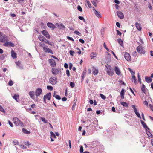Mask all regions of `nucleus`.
I'll list each match as a JSON object with an SVG mask.
<instances>
[{
	"label": "nucleus",
	"mask_w": 153,
	"mask_h": 153,
	"mask_svg": "<svg viewBox=\"0 0 153 153\" xmlns=\"http://www.w3.org/2000/svg\"><path fill=\"white\" fill-rule=\"evenodd\" d=\"M136 50L137 52L140 54H144L146 52L144 48L142 45L138 46Z\"/></svg>",
	"instance_id": "1"
},
{
	"label": "nucleus",
	"mask_w": 153,
	"mask_h": 153,
	"mask_svg": "<svg viewBox=\"0 0 153 153\" xmlns=\"http://www.w3.org/2000/svg\"><path fill=\"white\" fill-rule=\"evenodd\" d=\"M14 124L17 126H23L24 125L23 123L21 120L19 119L17 117H15L13 118Z\"/></svg>",
	"instance_id": "2"
},
{
	"label": "nucleus",
	"mask_w": 153,
	"mask_h": 153,
	"mask_svg": "<svg viewBox=\"0 0 153 153\" xmlns=\"http://www.w3.org/2000/svg\"><path fill=\"white\" fill-rule=\"evenodd\" d=\"M43 45H44V47H43V50L45 52H47L48 53H50L51 54H53V52L51 49L48 48L47 46L45 44H43Z\"/></svg>",
	"instance_id": "3"
},
{
	"label": "nucleus",
	"mask_w": 153,
	"mask_h": 153,
	"mask_svg": "<svg viewBox=\"0 0 153 153\" xmlns=\"http://www.w3.org/2000/svg\"><path fill=\"white\" fill-rule=\"evenodd\" d=\"M57 79L56 77L51 76L49 79L50 82L53 85H55L57 82Z\"/></svg>",
	"instance_id": "4"
},
{
	"label": "nucleus",
	"mask_w": 153,
	"mask_h": 153,
	"mask_svg": "<svg viewBox=\"0 0 153 153\" xmlns=\"http://www.w3.org/2000/svg\"><path fill=\"white\" fill-rule=\"evenodd\" d=\"M106 67L107 68V73L109 76H112L113 75L114 71L111 66H108V67L106 66Z\"/></svg>",
	"instance_id": "5"
},
{
	"label": "nucleus",
	"mask_w": 153,
	"mask_h": 153,
	"mask_svg": "<svg viewBox=\"0 0 153 153\" xmlns=\"http://www.w3.org/2000/svg\"><path fill=\"white\" fill-rule=\"evenodd\" d=\"M60 71V69H57L55 68H53L51 70L52 73L55 76L58 74Z\"/></svg>",
	"instance_id": "6"
},
{
	"label": "nucleus",
	"mask_w": 153,
	"mask_h": 153,
	"mask_svg": "<svg viewBox=\"0 0 153 153\" xmlns=\"http://www.w3.org/2000/svg\"><path fill=\"white\" fill-rule=\"evenodd\" d=\"M48 61L51 66L54 67L56 66V62L54 59H49Z\"/></svg>",
	"instance_id": "7"
},
{
	"label": "nucleus",
	"mask_w": 153,
	"mask_h": 153,
	"mask_svg": "<svg viewBox=\"0 0 153 153\" xmlns=\"http://www.w3.org/2000/svg\"><path fill=\"white\" fill-rule=\"evenodd\" d=\"M132 107L133 108L134 111L136 115L139 118H141V117L140 116V113L138 112L137 110V108L135 107V105H132Z\"/></svg>",
	"instance_id": "8"
},
{
	"label": "nucleus",
	"mask_w": 153,
	"mask_h": 153,
	"mask_svg": "<svg viewBox=\"0 0 153 153\" xmlns=\"http://www.w3.org/2000/svg\"><path fill=\"white\" fill-rule=\"evenodd\" d=\"M132 107L133 108L134 111L136 115L139 118H141V117L140 116V113L138 112L137 110V108L135 107V105H132Z\"/></svg>",
	"instance_id": "9"
},
{
	"label": "nucleus",
	"mask_w": 153,
	"mask_h": 153,
	"mask_svg": "<svg viewBox=\"0 0 153 153\" xmlns=\"http://www.w3.org/2000/svg\"><path fill=\"white\" fill-rule=\"evenodd\" d=\"M42 92V89L41 88H38L36 89L35 92V95L37 97L39 96L41 94Z\"/></svg>",
	"instance_id": "10"
},
{
	"label": "nucleus",
	"mask_w": 153,
	"mask_h": 153,
	"mask_svg": "<svg viewBox=\"0 0 153 153\" xmlns=\"http://www.w3.org/2000/svg\"><path fill=\"white\" fill-rule=\"evenodd\" d=\"M125 58L128 61L131 60V59L130 54L127 52H125L124 55Z\"/></svg>",
	"instance_id": "11"
},
{
	"label": "nucleus",
	"mask_w": 153,
	"mask_h": 153,
	"mask_svg": "<svg viewBox=\"0 0 153 153\" xmlns=\"http://www.w3.org/2000/svg\"><path fill=\"white\" fill-rule=\"evenodd\" d=\"M42 34L45 36L48 39H49L50 38V36L48 32L46 30H43L41 31Z\"/></svg>",
	"instance_id": "12"
},
{
	"label": "nucleus",
	"mask_w": 153,
	"mask_h": 153,
	"mask_svg": "<svg viewBox=\"0 0 153 153\" xmlns=\"http://www.w3.org/2000/svg\"><path fill=\"white\" fill-rule=\"evenodd\" d=\"M106 56H107V58H106V60L107 61V62H110L111 59L110 55L108 52H106Z\"/></svg>",
	"instance_id": "13"
},
{
	"label": "nucleus",
	"mask_w": 153,
	"mask_h": 153,
	"mask_svg": "<svg viewBox=\"0 0 153 153\" xmlns=\"http://www.w3.org/2000/svg\"><path fill=\"white\" fill-rule=\"evenodd\" d=\"M114 70L117 74L118 75H121L120 71L118 67H115Z\"/></svg>",
	"instance_id": "14"
},
{
	"label": "nucleus",
	"mask_w": 153,
	"mask_h": 153,
	"mask_svg": "<svg viewBox=\"0 0 153 153\" xmlns=\"http://www.w3.org/2000/svg\"><path fill=\"white\" fill-rule=\"evenodd\" d=\"M117 14L118 17L121 19H123L124 17L123 13L121 11H118L117 12Z\"/></svg>",
	"instance_id": "15"
},
{
	"label": "nucleus",
	"mask_w": 153,
	"mask_h": 153,
	"mask_svg": "<svg viewBox=\"0 0 153 153\" xmlns=\"http://www.w3.org/2000/svg\"><path fill=\"white\" fill-rule=\"evenodd\" d=\"M47 25L52 30L54 29L55 27V26L53 24L51 23L48 22L47 23Z\"/></svg>",
	"instance_id": "16"
},
{
	"label": "nucleus",
	"mask_w": 153,
	"mask_h": 153,
	"mask_svg": "<svg viewBox=\"0 0 153 153\" xmlns=\"http://www.w3.org/2000/svg\"><path fill=\"white\" fill-rule=\"evenodd\" d=\"M135 26L137 29L139 31L141 30L142 29V27L141 25L138 23L137 22H136L135 23Z\"/></svg>",
	"instance_id": "17"
},
{
	"label": "nucleus",
	"mask_w": 153,
	"mask_h": 153,
	"mask_svg": "<svg viewBox=\"0 0 153 153\" xmlns=\"http://www.w3.org/2000/svg\"><path fill=\"white\" fill-rule=\"evenodd\" d=\"M44 96L45 97L46 99H47L48 100H50L51 97V93L49 92L45 95Z\"/></svg>",
	"instance_id": "18"
},
{
	"label": "nucleus",
	"mask_w": 153,
	"mask_h": 153,
	"mask_svg": "<svg viewBox=\"0 0 153 153\" xmlns=\"http://www.w3.org/2000/svg\"><path fill=\"white\" fill-rule=\"evenodd\" d=\"M11 56L13 59H15L17 58V54L13 50L11 51Z\"/></svg>",
	"instance_id": "19"
},
{
	"label": "nucleus",
	"mask_w": 153,
	"mask_h": 153,
	"mask_svg": "<svg viewBox=\"0 0 153 153\" xmlns=\"http://www.w3.org/2000/svg\"><path fill=\"white\" fill-rule=\"evenodd\" d=\"M56 25L60 29L63 30L65 28V26L62 24H59L56 23Z\"/></svg>",
	"instance_id": "20"
},
{
	"label": "nucleus",
	"mask_w": 153,
	"mask_h": 153,
	"mask_svg": "<svg viewBox=\"0 0 153 153\" xmlns=\"http://www.w3.org/2000/svg\"><path fill=\"white\" fill-rule=\"evenodd\" d=\"M12 97L15 99L17 102H18L19 100V96L18 94H14V95L12 96Z\"/></svg>",
	"instance_id": "21"
},
{
	"label": "nucleus",
	"mask_w": 153,
	"mask_h": 153,
	"mask_svg": "<svg viewBox=\"0 0 153 153\" xmlns=\"http://www.w3.org/2000/svg\"><path fill=\"white\" fill-rule=\"evenodd\" d=\"M29 96L33 99H34L35 98L34 93L33 91H30L29 93Z\"/></svg>",
	"instance_id": "22"
},
{
	"label": "nucleus",
	"mask_w": 153,
	"mask_h": 153,
	"mask_svg": "<svg viewBox=\"0 0 153 153\" xmlns=\"http://www.w3.org/2000/svg\"><path fill=\"white\" fill-rule=\"evenodd\" d=\"M94 12L95 14L97 17H98L99 18H100L102 17L100 13L97 11L96 10H94Z\"/></svg>",
	"instance_id": "23"
},
{
	"label": "nucleus",
	"mask_w": 153,
	"mask_h": 153,
	"mask_svg": "<svg viewBox=\"0 0 153 153\" xmlns=\"http://www.w3.org/2000/svg\"><path fill=\"white\" fill-rule=\"evenodd\" d=\"M146 81L148 83L151 82L152 81V79L150 77L146 76L145 77Z\"/></svg>",
	"instance_id": "24"
},
{
	"label": "nucleus",
	"mask_w": 153,
	"mask_h": 153,
	"mask_svg": "<svg viewBox=\"0 0 153 153\" xmlns=\"http://www.w3.org/2000/svg\"><path fill=\"white\" fill-rule=\"evenodd\" d=\"M141 124L145 128H147L148 129H149V128L148 127V126H147L146 124L145 123L144 121H143L142 120H141Z\"/></svg>",
	"instance_id": "25"
},
{
	"label": "nucleus",
	"mask_w": 153,
	"mask_h": 153,
	"mask_svg": "<svg viewBox=\"0 0 153 153\" xmlns=\"http://www.w3.org/2000/svg\"><path fill=\"white\" fill-rule=\"evenodd\" d=\"M5 45L13 47L15 46V45L13 43L10 42H8L5 43Z\"/></svg>",
	"instance_id": "26"
},
{
	"label": "nucleus",
	"mask_w": 153,
	"mask_h": 153,
	"mask_svg": "<svg viewBox=\"0 0 153 153\" xmlns=\"http://www.w3.org/2000/svg\"><path fill=\"white\" fill-rule=\"evenodd\" d=\"M117 41L119 43L120 45L121 46H123V41L121 40V39H117Z\"/></svg>",
	"instance_id": "27"
},
{
	"label": "nucleus",
	"mask_w": 153,
	"mask_h": 153,
	"mask_svg": "<svg viewBox=\"0 0 153 153\" xmlns=\"http://www.w3.org/2000/svg\"><path fill=\"white\" fill-rule=\"evenodd\" d=\"M141 89L142 91L144 93H145L146 90L145 89V86L144 84H143L142 85Z\"/></svg>",
	"instance_id": "28"
},
{
	"label": "nucleus",
	"mask_w": 153,
	"mask_h": 153,
	"mask_svg": "<svg viewBox=\"0 0 153 153\" xmlns=\"http://www.w3.org/2000/svg\"><path fill=\"white\" fill-rule=\"evenodd\" d=\"M105 29L104 28H102L101 30V33L102 35V37L104 38L105 36Z\"/></svg>",
	"instance_id": "29"
},
{
	"label": "nucleus",
	"mask_w": 153,
	"mask_h": 153,
	"mask_svg": "<svg viewBox=\"0 0 153 153\" xmlns=\"http://www.w3.org/2000/svg\"><path fill=\"white\" fill-rule=\"evenodd\" d=\"M120 104L122 105L124 107H127L128 106V104L125 102H120Z\"/></svg>",
	"instance_id": "30"
},
{
	"label": "nucleus",
	"mask_w": 153,
	"mask_h": 153,
	"mask_svg": "<svg viewBox=\"0 0 153 153\" xmlns=\"http://www.w3.org/2000/svg\"><path fill=\"white\" fill-rule=\"evenodd\" d=\"M134 72H133V73H132V79H134V82L135 83H136V77L134 75Z\"/></svg>",
	"instance_id": "31"
},
{
	"label": "nucleus",
	"mask_w": 153,
	"mask_h": 153,
	"mask_svg": "<svg viewBox=\"0 0 153 153\" xmlns=\"http://www.w3.org/2000/svg\"><path fill=\"white\" fill-rule=\"evenodd\" d=\"M22 131L25 133L26 134H29L30 133V132L28 131H27L26 129L23 128L22 129Z\"/></svg>",
	"instance_id": "32"
},
{
	"label": "nucleus",
	"mask_w": 153,
	"mask_h": 153,
	"mask_svg": "<svg viewBox=\"0 0 153 153\" xmlns=\"http://www.w3.org/2000/svg\"><path fill=\"white\" fill-rule=\"evenodd\" d=\"M98 2V0H93L92 2L93 5L96 7L97 6V3Z\"/></svg>",
	"instance_id": "33"
},
{
	"label": "nucleus",
	"mask_w": 153,
	"mask_h": 153,
	"mask_svg": "<svg viewBox=\"0 0 153 153\" xmlns=\"http://www.w3.org/2000/svg\"><path fill=\"white\" fill-rule=\"evenodd\" d=\"M51 134V137L54 138H56V135H55L54 133L52 131H51L50 132Z\"/></svg>",
	"instance_id": "34"
},
{
	"label": "nucleus",
	"mask_w": 153,
	"mask_h": 153,
	"mask_svg": "<svg viewBox=\"0 0 153 153\" xmlns=\"http://www.w3.org/2000/svg\"><path fill=\"white\" fill-rule=\"evenodd\" d=\"M96 53L94 52H92L91 54V59L93 58L94 57H95L96 56Z\"/></svg>",
	"instance_id": "35"
},
{
	"label": "nucleus",
	"mask_w": 153,
	"mask_h": 153,
	"mask_svg": "<svg viewBox=\"0 0 153 153\" xmlns=\"http://www.w3.org/2000/svg\"><path fill=\"white\" fill-rule=\"evenodd\" d=\"M0 42H4L6 41V39L3 36L2 38L0 39Z\"/></svg>",
	"instance_id": "36"
},
{
	"label": "nucleus",
	"mask_w": 153,
	"mask_h": 153,
	"mask_svg": "<svg viewBox=\"0 0 153 153\" xmlns=\"http://www.w3.org/2000/svg\"><path fill=\"white\" fill-rule=\"evenodd\" d=\"M44 37L42 35H39L38 37L39 39L42 42L44 39Z\"/></svg>",
	"instance_id": "37"
},
{
	"label": "nucleus",
	"mask_w": 153,
	"mask_h": 153,
	"mask_svg": "<svg viewBox=\"0 0 153 153\" xmlns=\"http://www.w3.org/2000/svg\"><path fill=\"white\" fill-rule=\"evenodd\" d=\"M41 119L44 123H48L47 120L45 118L41 117Z\"/></svg>",
	"instance_id": "38"
},
{
	"label": "nucleus",
	"mask_w": 153,
	"mask_h": 153,
	"mask_svg": "<svg viewBox=\"0 0 153 153\" xmlns=\"http://www.w3.org/2000/svg\"><path fill=\"white\" fill-rule=\"evenodd\" d=\"M70 85L72 88H73L75 86L74 83L73 82H71L70 83Z\"/></svg>",
	"instance_id": "39"
},
{
	"label": "nucleus",
	"mask_w": 153,
	"mask_h": 153,
	"mask_svg": "<svg viewBox=\"0 0 153 153\" xmlns=\"http://www.w3.org/2000/svg\"><path fill=\"white\" fill-rule=\"evenodd\" d=\"M137 76H138V82H140V84H141V79L140 78V75L139 74V73H138V74Z\"/></svg>",
	"instance_id": "40"
},
{
	"label": "nucleus",
	"mask_w": 153,
	"mask_h": 153,
	"mask_svg": "<svg viewBox=\"0 0 153 153\" xmlns=\"http://www.w3.org/2000/svg\"><path fill=\"white\" fill-rule=\"evenodd\" d=\"M78 17H79V19L82 20H83L84 22H85L86 21H85V19H84V18L82 16H79Z\"/></svg>",
	"instance_id": "41"
},
{
	"label": "nucleus",
	"mask_w": 153,
	"mask_h": 153,
	"mask_svg": "<svg viewBox=\"0 0 153 153\" xmlns=\"http://www.w3.org/2000/svg\"><path fill=\"white\" fill-rule=\"evenodd\" d=\"M98 72V71L97 69H95L93 71V73L94 75H97Z\"/></svg>",
	"instance_id": "42"
},
{
	"label": "nucleus",
	"mask_w": 153,
	"mask_h": 153,
	"mask_svg": "<svg viewBox=\"0 0 153 153\" xmlns=\"http://www.w3.org/2000/svg\"><path fill=\"white\" fill-rule=\"evenodd\" d=\"M0 111L2 112L5 113V110L3 109V108L0 105Z\"/></svg>",
	"instance_id": "43"
},
{
	"label": "nucleus",
	"mask_w": 153,
	"mask_h": 153,
	"mask_svg": "<svg viewBox=\"0 0 153 153\" xmlns=\"http://www.w3.org/2000/svg\"><path fill=\"white\" fill-rule=\"evenodd\" d=\"M146 133L148 135V136L149 137H151V138L152 137V135L151 134V133H150V132H149V131H147L146 132Z\"/></svg>",
	"instance_id": "44"
},
{
	"label": "nucleus",
	"mask_w": 153,
	"mask_h": 153,
	"mask_svg": "<svg viewBox=\"0 0 153 153\" xmlns=\"http://www.w3.org/2000/svg\"><path fill=\"white\" fill-rule=\"evenodd\" d=\"M47 88L48 90L52 91L53 89V88L51 86H47Z\"/></svg>",
	"instance_id": "45"
},
{
	"label": "nucleus",
	"mask_w": 153,
	"mask_h": 153,
	"mask_svg": "<svg viewBox=\"0 0 153 153\" xmlns=\"http://www.w3.org/2000/svg\"><path fill=\"white\" fill-rule=\"evenodd\" d=\"M56 99L58 100H60L61 99V98L60 96L59 95H56V96L54 97Z\"/></svg>",
	"instance_id": "46"
},
{
	"label": "nucleus",
	"mask_w": 153,
	"mask_h": 153,
	"mask_svg": "<svg viewBox=\"0 0 153 153\" xmlns=\"http://www.w3.org/2000/svg\"><path fill=\"white\" fill-rule=\"evenodd\" d=\"M13 84V82L11 80H10L8 82V85L9 86H11Z\"/></svg>",
	"instance_id": "47"
},
{
	"label": "nucleus",
	"mask_w": 153,
	"mask_h": 153,
	"mask_svg": "<svg viewBox=\"0 0 153 153\" xmlns=\"http://www.w3.org/2000/svg\"><path fill=\"white\" fill-rule=\"evenodd\" d=\"M74 33L77 35H79V36H81V34L80 33V32H79V31H77L75 30L74 32Z\"/></svg>",
	"instance_id": "48"
},
{
	"label": "nucleus",
	"mask_w": 153,
	"mask_h": 153,
	"mask_svg": "<svg viewBox=\"0 0 153 153\" xmlns=\"http://www.w3.org/2000/svg\"><path fill=\"white\" fill-rule=\"evenodd\" d=\"M78 10L80 12H82V10L81 6L79 5H78L77 6Z\"/></svg>",
	"instance_id": "49"
},
{
	"label": "nucleus",
	"mask_w": 153,
	"mask_h": 153,
	"mask_svg": "<svg viewBox=\"0 0 153 153\" xmlns=\"http://www.w3.org/2000/svg\"><path fill=\"white\" fill-rule=\"evenodd\" d=\"M42 42H44L46 43H48V41L45 37Z\"/></svg>",
	"instance_id": "50"
},
{
	"label": "nucleus",
	"mask_w": 153,
	"mask_h": 153,
	"mask_svg": "<svg viewBox=\"0 0 153 153\" xmlns=\"http://www.w3.org/2000/svg\"><path fill=\"white\" fill-rule=\"evenodd\" d=\"M83 147L82 146H81L80 148V152L83 153Z\"/></svg>",
	"instance_id": "51"
},
{
	"label": "nucleus",
	"mask_w": 153,
	"mask_h": 153,
	"mask_svg": "<svg viewBox=\"0 0 153 153\" xmlns=\"http://www.w3.org/2000/svg\"><path fill=\"white\" fill-rule=\"evenodd\" d=\"M67 38L69 39V40H70L72 41H74V39H73V38L72 37H70L68 36L67 37Z\"/></svg>",
	"instance_id": "52"
},
{
	"label": "nucleus",
	"mask_w": 153,
	"mask_h": 153,
	"mask_svg": "<svg viewBox=\"0 0 153 153\" xmlns=\"http://www.w3.org/2000/svg\"><path fill=\"white\" fill-rule=\"evenodd\" d=\"M76 101L75 102H74V104H73V105L72 106V109L73 110H74V109L75 107V106H76Z\"/></svg>",
	"instance_id": "53"
},
{
	"label": "nucleus",
	"mask_w": 153,
	"mask_h": 153,
	"mask_svg": "<svg viewBox=\"0 0 153 153\" xmlns=\"http://www.w3.org/2000/svg\"><path fill=\"white\" fill-rule=\"evenodd\" d=\"M66 74L68 76H69L70 75V72L69 70L68 69H67L66 70Z\"/></svg>",
	"instance_id": "54"
},
{
	"label": "nucleus",
	"mask_w": 153,
	"mask_h": 153,
	"mask_svg": "<svg viewBox=\"0 0 153 153\" xmlns=\"http://www.w3.org/2000/svg\"><path fill=\"white\" fill-rule=\"evenodd\" d=\"M13 143L14 145H17L18 144V142L16 140L13 141Z\"/></svg>",
	"instance_id": "55"
},
{
	"label": "nucleus",
	"mask_w": 153,
	"mask_h": 153,
	"mask_svg": "<svg viewBox=\"0 0 153 153\" xmlns=\"http://www.w3.org/2000/svg\"><path fill=\"white\" fill-rule=\"evenodd\" d=\"M75 53V52L72 50H70V53L71 55L72 56H73L74 54Z\"/></svg>",
	"instance_id": "56"
},
{
	"label": "nucleus",
	"mask_w": 153,
	"mask_h": 153,
	"mask_svg": "<svg viewBox=\"0 0 153 153\" xmlns=\"http://www.w3.org/2000/svg\"><path fill=\"white\" fill-rule=\"evenodd\" d=\"M8 123H9V125H10V126L11 127H13V123L10 121V120L8 121Z\"/></svg>",
	"instance_id": "57"
},
{
	"label": "nucleus",
	"mask_w": 153,
	"mask_h": 153,
	"mask_svg": "<svg viewBox=\"0 0 153 153\" xmlns=\"http://www.w3.org/2000/svg\"><path fill=\"white\" fill-rule=\"evenodd\" d=\"M100 96L103 99H105V96L103 95V94H100Z\"/></svg>",
	"instance_id": "58"
},
{
	"label": "nucleus",
	"mask_w": 153,
	"mask_h": 153,
	"mask_svg": "<svg viewBox=\"0 0 153 153\" xmlns=\"http://www.w3.org/2000/svg\"><path fill=\"white\" fill-rule=\"evenodd\" d=\"M124 90L122 89L121 91L120 95H124Z\"/></svg>",
	"instance_id": "59"
},
{
	"label": "nucleus",
	"mask_w": 153,
	"mask_h": 153,
	"mask_svg": "<svg viewBox=\"0 0 153 153\" xmlns=\"http://www.w3.org/2000/svg\"><path fill=\"white\" fill-rule=\"evenodd\" d=\"M116 31L117 32V35H119L120 36H121V33L118 30H116Z\"/></svg>",
	"instance_id": "60"
},
{
	"label": "nucleus",
	"mask_w": 153,
	"mask_h": 153,
	"mask_svg": "<svg viewBox=\"0 0 153 153\" xmlns=\"http://www.w3.org/2000/svg\"><path fill=\"white\" fill-rule=\"evenodd\" d=\"M87 4L88 5V7L89 8H91V5L90 2L89 1H88V2H87Z\"/></svg>",
	"instance_id": "61"
},
{
	"label": "nucleus",
	"mask_w": 153,
	"mask_h": 153,
	"mask_svg": "<svg viewBox=\"0 0 153 153\" xmlns=\"http://www.w3.org/2000/svg\"><path fill=\"white\" fill-rule=\"evenodd\" d=\"M79 41L82 44L84 43L85 42L82 39H79Z\"/></svg>",
	"instance_id": "62"
},
{
	"label": "nucleus",
	"mask_w": 153,
	"mask_h": 153,
	"mask_svg": "<svg viewBox=\"0 0 153 153\" xmlns=\"http://www.w3.org/2000/svg\"><path fill=\"white\" fill-rule=\"evenodd\" d=\"M31 107L32 108L34 109L36 108V105L35 104H33L31 105Z\"/></svg>",
	"instance_id": "63"
},
{
	"label": "nucleus",
	"mask_w": 153,
	"mask_h": 153,
	"mask_svg": "<svg viewBox=\"0 0 153 153\" xmlns=\"http://www.w3.org/2000/svg\"><path fill=\"white\" fill-rule=\"evenodd\" d=\"M69 68L70 70H71V69H72V66H73V65L72 64V63H70L69 64Z\"/></svg>",
	"instance_id": "64"
}]
</instances>
